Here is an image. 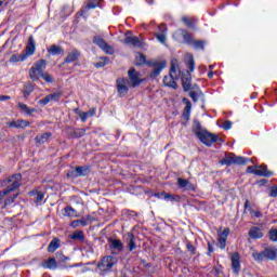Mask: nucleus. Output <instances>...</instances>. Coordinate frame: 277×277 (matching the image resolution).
Here are the masks:
<instances>
[{"instance_id": "nucleus-25", "label": "nucleus", "mask_w": 277, "mask_h": 277, "mask_svg": "<svg viewBox=\"0 0 277 277\" xmlns=\"http://www.w3.org/2000/svg\"><path fill=\"white\" fill-rule=\"evenodd\" d=\"M9 127H11L12 129H25L26 127H29V121H25V120L12 121L9 123Z\"/></svg>"}, {"instance_id": "nucleus-61", "label": "nucleus", "mask_w": 277, "mask_h": 277, "mask_svg": "<svg viewBox=\"0 0 277 277\" xmlns=\"http://www.w3.org/2000/svg\"><path fill=\"white\" fill-rule=\"evenodd\" d=\"M232 127H233V122H230V121H224L223 122V129L225 131H228V129H230Z\"/></svg>"}, {"instance_id": "nucleus-54", "label": "nucleus", "mask_w": 277, "mask_h": 277, "mask_svg": "<svg viewBox=\"0 0 277 277\" xmlns=\"http://www.w3.org/2000/svg\"><path fill=\"white\" fill-rule=\"evenodd\" d=\"M67 176H68L69 179H77V177H79V174H78V172H77V168H76V169H72V170H70V171H68V172H67Z\"/></svg>"}, {"instance_id": "nucleus-41", "label": "nucleus", "mask_w": 277, "mask_h": 277, "mask_svg": "<svg viewBox=\"0 0 277 277\" xmlns=\"http://www.w3.org/2000/svg\"><path fill=\"white\" fill-rule=\"evenodd\" d=\"M193 131L195 132V135H197V137H198V133H203L205 130H202V126L200 124V121L194 120Z\"/></svg>"}, {"instance_id": "nucleus-40", "label": "nucleus", "mask_w": 277, "mask_h": 277, "mask_svg": "<svg viewBox=\"0 0 277 277\" xmlns=\"http://www.w3.org/2000/svg\"><path fill=\"white\" fill-rule=\"evenodd\" d=\"M264 258L269 259V261H274V259H276V252L273 249H265Z\"/></svg>"}, {"instance_id": "nucleus-35", "label": "nucleus", "mask_w": 277, "mask_h": 277, "mask_svg": "<svg viewBox=\"0 0 277 277\" xmlns=\"http://www.w3.org/2000/svg\"><path fill=\"white\" fill-rule=\"evenodd\" d=\"M182 23H184V25H186V27H190L192 29H194V27H196V18H189L187 16H183Z\"/></svg>"}, {"instance_id": "nucleus-5", "label": "nucleus", "mask_w": 277, "mask_h": 277, "mask_svg": "<svg viewBox=\"0 0 277 277\" xmlns=\"http://www.w3.org/2000/svg\"><path fill=\"white\" fill-rule=\"evenodd\" d=\"M197 137L206 146H213V144H215V142H222V138H220V136H217L216 134L210 133L207 130H205L203 132H198Z\"/></svg>"}, {"instance_id": "nucleus-14", "label": "nucleus", "mask_w": 277, "mask_h": 277, "mask_svg": "<svg viewBox=\"0 0 277 277\" xmlns=\"http://www.w3.org/2000/svg\"><path fill=\"white\" fill-rule=\"evenodd\" d=\"M81 57V51L74 49L71 52L68 53L65 61L62 63L61 66H64V64H72V62H77Z\"/></svg>"}, {"instance_id": "nucleus-34", "label": "nucleus", "mask_w": 277, "mask_h": 277, "mask_svg": "<svg viewBox=\"0 0 277 277\" xmlns=\"http://www.w3.org/2000/svg\"><path fill=\"white\" fill-rule=\"evenodd\" d=\"M107 64H109V57L104 56V57H100V60L95 62L93 66L95 68H103L104 66H107Z\"/></svg>"}, {"instance_id": "nucleus-55", "label": "nucleus", "mask_w": 277, "mask_h": 277, "mask_svg": "<svg viewBox=\"0 0 277 277\" xmlns=\"http://www.w3.org/2000/svg\"><path fill=\"white\" fill-rule=\"evenodd\" d=\"M16 198H18V194L13 195L12 197H9L8 199H5L4 207H8V205H12V202H14V200H16Z\"/></svg>"}, {"instance_id": "nucleus-45", "label": "nucleus", "mask_w": 277, "mask_h": 277, "mask_svg": "<svg viewBox=\"0 0 277 277\" xmlns=\"http://www.w3.org/2000/svg\"><path fill=\"white\" fill-rule=\"evenodd\" d=\"M41 79H44V81L47 83H53L54 79H53V76H51V74L47 72V71H43L41 75H40Z\"/></svg>"}, {"instance_id": "nucleus-30", "label": "nucleus", "mask_w": 277, "mask_h": 277, "mask_svg": "<svg viewBox=\"0 0 277 277\" xmlns=\"http://www.w3.org/2000/svg\"><path fill=\"white\" fill-rule=\"evenodd\" d=\"M69 237L74 241H83L85 239V234H83V230H77L74 232Z\"/></svg>"}, {"instance_id": "nucleus-57", "label": "nucleus", "mask_w": 277, "mask_h": 277, "mask_svg": "<svg viewBox=\"0 0 277 277\" xmlns=\"http://www.w3.org/2000/svg\"><path fill=\"white\" fill-rule=\"evenodd\" d=\"M217 246L221 248V250H224L226 248V240L222 238H217Z\"/></svg>"}, {"instance_id": "nucleus-15", "label": "nucleus", "mask_w": 277, "mask_h": 277, "mask_svg": "<svg viewBox=\"0 0 277 277\" xmlns=\"http://www.w3.org/2000/svg\"><path fill=\"white\" fill-rule=\"evenodd\" d=\"M160 32H156L155 36L157 38V40L160 41L161 44H166V40H168L167 35H168V26H166V24H161L158 27Z\"/></svg>"}, {"instance_id": "nucleus-21", "label": "nucleus", "mask_w": 277, "mask_h": 277, "mask_svg": "<svg viewBox=\"0 0 277 277\" xmlns=\"http://www.w3.org/2000/svg\"><path fill=\"white\" fill-rule=\"evenodd\" d=\"M177 185L181 189H188L189 192H194V189H196L189 180H185L183 177L177 179Z\"/></svg>"}, {"instance_id": "nucleus-48", "label": "nucleus", "mask_w": 277, "mask_h": 277, "mask_svg": "<svg viewBox=\"0 0 277 277\" xmlns=\"http://www.w3.org/2000/svg\"><path fill=\"white\" fill-rule=\"evenodd\" d=\"M180 198L181 197H179V196L175 197L172 194H168V193L164 194V200H169L170 202H174V201L179 200Z\"/></svg>"}, {"instance_id": "nucleus-44", "label": "nucleus", "mask_w": 277, "mask_h": 277, "mask_svg": "<svg viewBox=\"0 0 277 277\" xmlns=\"http://www.w3.org/2000/svg\"><path fill=\"white\" fill-rule=\"evenodd\" d=\"M64 211H65L64 215H66L67 217H75L77 213V211H75L70 206L65 207Z\"/></svg>"}, {"instance_id": "nucleus-46", "label": "nucleus", "mask_w": 277, "mask_h": 277, "mask_svg": "<svg viewBox=\"0 0 277 277\" xmlns=\"http://www.w3.org/2000/svg\"><path fill=\"white\" fill-rule=\"evenodd\" d=\"M146 64V55L140 53L138 56H136V66H144Z\"/></svg>"}, {"instance_id": "nucleus-64", "label": "nucleus", "mask_w": 277, "mask_h": 277, "mask_svg": "<svg viewBox=\"0 0 277 277\" xmlns=\"http://www.w3.org/2000/svg\"><path fill=\"white\" fill-rule=\"evenodd\" d=\"M154 196H155V198H166V192L156 193Z\"/></svg>"}, {"instance_id": "nucleus-52", "label": "nucleus", "mask_w": 277, "mask_h": 277, "mask_svg": "<svg viewBox=\"0 0 277 277\" xmlns=\"http://www.w3.org/2000/svg\"><path fill=\"white\" fill-rule=\"evenodd\" d=\"M253 259L255 261H263V259H265V251H262L260 253H253Z\"/></svg>"}, {"instance_id": "nucleus-20", "label": "nucleus", "mask_w": 277, "mask_h": 277, "mask_svg": "<svg viewBox=\"0 0 277 277\" xmlns=\"http://www.w3.org/2000/svg\"><path fill=\"white\" fill-rule=\"evenodd\" d=\"M182 85L184 92H189V90H192V74H189V71H186L182 77Z\"/></svg>"}, {"instance_id": "nucleus-23", "label": "nucleus", "mask_w": 277, "mask_h": 277, "mask_svg": "<svg viewBox=\"0 0 277 277\" xmlns=\"http://www.w3.org/2000/svg\"><path fill=\"white\" fill-rule=\"evenodd\" d=\"M76 114H79L80 120L82 122H85V120H88V118H92V116H94L96 114V108H92L85 113H81L79 109H76Z\"/></svg>"}, {"instance_id": "nucleus-18", "label": "nucleus", "mask_w": 277, "mask_h": 277, "mask_svg": "<svg viewBox=\"0 0 277 277\" xmlns=\"http://www.w3.org/2000/svg\"><path fill=\"white\" fill-rule=\"evenodd\" d=\"M255 175L269 179V176H274V172L267 170V166H256Z\"/></svg>"}, {"instance_id": "nucleus-60", "label": "nucleus", "mask_w": 277, "mask_h": 277, "mask_svg": "<svg viewBox=\"0 0 277 277\" xmlns=\"http://www.w3.org/2000/svg\"><path fill=\"white\" fill-rule=\"evenodd\" d=\"M272 198H277V186H273L269 192Z\"/></svg>"}, {"instance_id": "nucleus-13", "label": "nucleus", "mask_w": 277, "mask_h": 277, "mask_svg": "<svg viewBox=\"0 0 277 277\" xmlns=\"http://www.w3.org/2000/svg\"><path fill=\"white\" fill-rule=\"evenodd\" d=\"M35 53H36V40L34 39V36L30 35V36L28 37V42H27V44H26L24 54H25L27 57H30V55H34Z\"/></svg>"}, {"instance_id": "nucleus-1", "label": "nucleus", "mask_w": 277, "mask_h": 277, "mask_svg": "<svg viewBox=\"0 0 277 277\" xmlns=\"http://www.w3.org/2000/svg\"><path fill=\"white\" fill-rule=\"evenodd\" d=\"M176 68H179V61L176 58L171 60V70L169 76H164L163 84L167 88H173L176 90L179 84H176V79H179V74H176Z\"/></svg>"}, {"instance_id": "nucleus-38", "label": "nucleus", "mask_w": 277, "mask_h": 277, "mask_svg": "<svg viewBox=\"0 0 277 277\" xmlns=\"http://www.w3.org/2000/svg\"><path fill=\"white\" fill-rule=\"evenodd\" d=\"M205 44H207V41H205V40H194L193 41V47L197 51H205Z\"/></svg>"}, {"instance_id": "nucleus-53", "label": "nucleus", "mask_w": 277, "mask_h": 277, "mask_svg": "<svg viewBox=\"0 0 277 277\" xmlns=\"http://www.w3.org/2000/svg\"><path fill=\"white\" fill-rule=\"evenodd\" d=\"M56 258L58 259V261H61L62 263H66V261H69V258L64 255V253L62 252H57L56 253Z\"/></svg>"}, {"instance_id": "nucleus-56", "label": "nucleus", "mask_w": 277, "mask_h": 277, "mask_svg": "<svg viewBox=\"0 0 277 277\" xmlns=\"http://www.w3.org/2000/svg\"><path fill=\"white\" fill-rule=\"evenodd\" d=\"M49 103H51V97L49 95H47L45 97L39 101V105H43V106L49 105Z\"/></svg>"}, {"instance_id": "nucleus-39", "label": "nucleus", "mask_w": 277, "mask_h": 277, "mask_svg": "<svg viewBox=\"0 0 277 277\" xmlns=\"http://www.w3.org/2000/svg\"><path fill=\"white\" fill-rule=\"evenodd\" d=\"M189 96L194 103H198V98L202 96V91L197 90V91H190Z\"/></svg>"}, {"instance_id": "nucleus-2", "label": "nucleus", "mask_w": 277, "mask_h": 277, "mask_svg": "<svg viewBox=\"0 0 277 277\" xmlns=\"http://www.w3.org/2000/svg\"><path fill=\"white\" fill-rule=\"evenodd\" d=\"M21 181H23V176L21 173L13 174L11 177H8L4 183H11L4 190L0 192V200L5 198L8 194H12V192H16L18 187H21Z\"/></svg>"}, {"instance_id": "nucleus-17", "label": "nucleus", "mask_w": 277, "mask_h": 277, "mask_svg": "<svg viewBox=\"0 0 277 277\" xmlns=\"http://www.w3.org/2000/svg\"><path fill=\"white\" fill-rule=\"evenodd\" d=\"M232 269H234V274L241 272L240 256L237 252L232 255Z\"/></svg>"}, {"instance_id": "nucleus-19", "label": "nucleus", "mask_w": 277, "mask_h": 277, "mask_svg": "<svg viewBox=\"0 0 277 277\" xmlns=\"http://www.w3.org/2000/svg\"><path fill=\"white\" fill-rule=\"evenodd\" d=\"M166 66H168V63L166 61H162V62H160L159 65L154 67V69L149 74L150 79H157V77H159V75L161 74V70H163V68H166Z\"/></svg>"}, {"instance_id": "nucleus-7", "label": "nucleus", "mask_w": 277, "mask_h": 277, "mask_svg": "<svg viewBox=\"0 0 277 277\" xmlns=\"http://www.w3.org/2000/svg\"><path fill=\"white\" fill-rule=\"evenodd\" d=\"M144 79H141L140 71L135 70V68H131L128 71V85L130 88H140Z\"/></svg>"}, {"instance_id": "nucleus-50", "label": "nucleus", "mask_w": 277, "mask_h": 277, "mask_svg": "<svg viewBox=\"0 0 277 277\" xmlns=\"http://www.w3.org/2000/svg\"><path fill=\"white\" fill-rule=\"evenodd\" d=\"M195 66H196V62L194 61V56L190 55L188 60V68L190 72H194Z\"/></svg>"}, {"instance_id": "nucleus-26", "label": "nucleus", "mask_w": 277, "mask_h": 277, "mask_svg": "<svg viewBox=\"0 0 277 277\" xmlns=\"http://www.w3.org/2000/svg\"><path fill=\"white\" fill-rule=\"evenodd\" d=\"M42 267L45 269H57V261L55 258H49L43 264Z\"/></svg>"}, {"instance_id": "nucleus-31", "label": "nucleus", "mask_w": 277, "mask_h": 277, "mask_svg": "<svg viewBox=\"0 0 277 277\" xmlns=\"http://www.w3.org/2000/svg\"><path fill=\"white\" fill-rule=\"evenodd\" d=\"M78 176H88L91 172L90 166L76 167Z\"/></svg>"}, {"instance_id": "nucleus-59", "label": "nucleus", "mask_w": 277, "mask_h": 277, "mask_svg": "<svg viewBox=\"0 0 277 277\" xmlns=\"http://www.w3.org/2000/svg\"><path fill=\"white\" fill-rule=\"evenodd\" d=\"M186 248H187L188 252L196 254V248L194 247V245H192V242H188L186 245Z\"/></svg>"}, {"instance_id": "nucleus-12", "label": "nucleus", "mask_w": 277, "mask_h": 277, "mask_svg": "<svg viewBox=\"0 0 277 277\" xmlns=\"http://www.w3.org/2000/svg\"><path fill=\"white\" fill-rule=\"evenodd\" d=\"M109 248L111 254H120V252L124 249V245L119 239H109Z\"/></svg>"}, {"instance_id": "nucleus-28", "label": "nucleus", "mask_w": 277, "mask_h": 277, "mask_svg": "<svg viewBox=\"0 0 277 277\" xmlns=\"http://www.w3.org/2000/svg\"><path fill=\"white\" fill-rule=\"evenodd\" d=\"M51 132H45L42 134H39L35 137V142H37V144H47V142H49V137H51Z\"/></svg>"}, {"instance_id": "nucleus-47", "label": "nucleus", "mask_w": 277, "mask_h": 277, "mask_svg": "<svg viewBox=\"0 0 277 277\" xmlns=\"http://www.w3.org/2000/svg\"><path fill=\"white\" fill-rule=\"evenodd\" d=\"M36 202H42L44 200V193L42 192H32V196H36Z\"/></svg>"}, {"instance_id": "nucleus-29", "label": "nucleus", "mask_w": 277, "mask_h": 277, "mask_svg": "<svg viewBox=\"0 0 277 277\" xmlns=\"http://www.w3.org/2000/svg\"><path fill=\"white\" fill-rule=\"evenodd\" d=\"M17 106L19 107L21 111L23 114H26V116H32V114H36V108H29L26 104L18 103Z\"/></svg>"}, {"instance_id": "nucleus-27", "label": "nucleus", "mask_w": 277, "mask_h": 277, "mask_svg": "<svg viewBox=\"0 0 277 277\" xmlns=\"http://www.w3.org/2000/svg\"><path fill=\"white\" fill-rule=\"evenodd\" d=\"M249 237L251 239H261L263 238V232L259 227H252L249 230Z\"/></svg>"}, {"instance_id": "nucleus-6", "label": "nucleus", "mask_w": 277, "mask_h": 277, "mask_svg": "<svg viewBox=\"0 0 277 277\" xmlns=\"http://www.w3.org/2000/svg\"><path fill=\"white\" fill-rule=\"evenodd\" d=\"M116 263H118V258L114 255H106L97 263V267L101 272H109Z\"/></svg>"}, {"instance_id": "nucleus-43", "label": "nucleus", "mask_w": 277, "mask_h": 277, "mask_svg": "<svg viewBox=\"0 0 277 277\" xmlns=\"http://www.w3.org/2000/svg\"><path fill=\"white\" fill-rule=\"evenodd\" d=\"M70 226L72 228H79V226H88V221L85 220H76V221H72Z\"/></svg>"}, {"instance_id": "nucleus-8", "label": "nucleus", "mask_w": 277, "mask_h": 277, "mask_svg": "<svg viewBox=\"0 0 277 277\" xmlns=\"http://www.w3.org/2000/svg\"><path fill=\"white\" fill-rule=\"evenodd\" d=\"M123 43L132 44V47H135L136 49H142V47H144V42H142L138 37L133 36V32L130 30L126 31Z\"/></svg>"}, {"instance_id": "nucleus-33", "label": "nucleus", "mask_w": 277, "mask_h": 277, "mask_svg": "<svg viewBox=\"0 0 277 277\" xmlns=\"http://www.w3.org/2000/svg\"><path fill=\"white\" fill-rule=\"evenodd\" d=\"M60 248V240L58 238H53L48 246V252H55Z\"/></svg>"}, {"instance_id": "nucleus-32", "label": "nucleus", "mask_w": 277, "mask_h": 277, "mask_svg": "<svg viewBox=\"0 0 277 277\" xmlns=\"http://www.w3.org/2000/svg\"><path fill=\"white\" fill-rule=\"evenodd\" d=\"M128 248L130 252H133L137 248V245L135 243V236L133 234H128Z\"/></svg>"}, {"instance_id": "nucleus-24", "label": "nucleus", "mask_w": 277, "mask_h": 277, "mask_svg": "<svg viewBox=\"0 0 277 277\" xmlns=\"http://www.w3.org/2000/svg\"><path fill=\"white\" fill-rule=\"evenodd\" d=\"M48 53H50V55H62L64 54V48L57 44H52L48 49Z\"/></svg>"}, {"instance_id": "nucleus-22", "label": "nucleus", "mask_w": 277, "mask_h": 277, "mask_svg": "<svg viewBox=\"0 0 277 277\" xmlns=\"http://www.w3.org/2000/svg\"><path fill=\"white\" fill-rule=\"evenodd\" d=\"M183 103H185V108L182 115V118L184 120H189V116L192 115V102L189 100H187V97L183 98Z\"/></svg>"}, {"instance_id": "nucleus-51", "label": "nucleus", "mask_w": 277, "mask_h": 277, "mask_svg": "<svg viewBox=\"0 0 277 277\" xmlns=\"http://www.w3.org/2000/svg\"><path fill=\"white\" fill-rule=\"evenodd\" d=\"M271 241H277V229H271L268 233Z\"/></svg>"}, {"instance_id": "nucleus-42", "label": "nucleus", "mask_w": 277, "mask_h": 277, "mask_svg": "<svg viewBox=\"0 0 277 277\" xmlns=\"http://www.w3.org/2000/svg\"><path fill=\"white\" fill-rule=\"evenodd\" d=\"M48 96H50V101H60L62 98V96H64V92L62 91H56L54 93L49 94Z\"/></svg>"}, {"instance_id": "nucleus-37", "label": "nucleus", "mask_w": 277, "mask_h": 277, "mask_svg": "<svg viewBox=\"0 0 277 277\" xmlns=\"http://www.w3.org/2000/svg\"><path fill=\"white\" fill-rule=\"evenodd\" d=\"M31 92H34V84L28 82L27 84L24 85V90H23L24 98H29V95L31 94Z\"/></svg>"}, {"instance_id": "nucleus-4", "label": "nucleus", "mask_w": 277, "mask_h": 277, "mask_svg": "<svg viewBox=\"0 0 277 277\" xmlns=\"http://www.w3.org/2000/svg\"><path fill=\"white\" fill-rule=\"evenodd\" d=\"M250 159L237 156L235 154H227L222 160L221 166H246Z\"/></svg>"}, {"instance_id": "nucleus-16", "label": "nucleus", "mask_w": 277, "mask_h": 277, "mask_svg": "<svg viewBox=\"0 0 277 277\" xmlns=\"http://www.w3.org/2000/svg\"><path fill=\"white\" fill-rule=\"evenodd\" d=\"M66 134L69 135L70 137H75V138H79V137H83V135H85V129H74V128H66Z\"/></svg>"}, {"instance_id": "nucleus-3", "label": "nucleus", "mask_w": 277, "mask_h": 277, "mask_svg": "<svg viewBox=\"0 0 277 277\" xmlns=\"http://www.w3.org/2000/svg\"><path fill=\"white\" fill-rule=\"evenodd\" d=\"M47 69V61L41 58L37 61L34 66L29 69V77L31 81H38L40 76L43 75L44 70Z\"/></svg>"}, {"instance_id": "nucleus-58", "label": "nucleus", "mask_w": 277, "mask_h": 277, "mask_svg": "<svg viewBox=\"0 0 277 277\" xmlns=\"http://www.w3.org/2000/svg\"><path fill=\"white\" fill-rule=\"evenodd\" d=\"M145 64H147V66H150L151 68H156L161 64V62L148 61Z\"/></svg>"}, {"instance_id": "nucleus-9", "label": "nucleus", "mask_w": 277, "mask_h": 277, "mask_svg": "<svg viewBox=\"0 0 277 277\" xmlns=\"http://www.w3.org/2000/svg\"><path fill=\"white\" fill-rule=\"evenodd\" d=\"M93 44H96V47H100L104 53H107V55H114V48L109 44H107V41L103 39L100 36L93 37Z\"/></svg>"}, {"instance_id": "nucleus-10", "label": "nucleus", "mask_w": 277, "mask_h": 277, "mask_svg": "<svg viewBox=\"0 0 277 277\" xmlns=\"http://www.w3.org/2000/svg\"><path fill=\"white\" fill-rule=\"evenodd\" d=\"M117 92L119 96H127L129 94V79L127 78H118L116 80Z\"/></svg>"}, {"instance_id": "nucleus-63", "label": "nucleus", "mask_w": 277, "mask_h": 277, "mask_svg": "<svg viewBox=\"0 0 277 277\" xmlns=\"http://www.w3.org/2000/svg\"><path fill=\"white\" fill-rule=\"evenodd\" d=\"M213 254V245L211 242H208V256H211Z\"/></svg>"}, {"instance_id": "nucleus-62", "label": "nucleus", "mask_w": 277, "mask_h": 277, "mask_svg": "<svg viewBox=\"0 0 277 277\" xmlns=\"http://www.w3.org/2000/svg\"><path fill=\"white\" fill-rule=\"evenodd\" d=\"M247 172H248V174H255V172H256V166H255V167H254V166L248 167V168H247Z\"/></svg>"}, {"instance_id": "nucleus-49", "label": "nucleus", "mask_w": 277, "mask_h": 277, "mask_svg": "<svg viewBox=\"0 0 277 277\" xmlns=\"http://www.w3.org/2000/svg\"><path fill=\"white\" fill-rule=\"evenodd\" d=\"M229 234H230V229L225 228L221 234H219V239L226 240V239H228Z\"/></svg>"}, {"instance_id": "nucleus-11", "label": "nucleus", "mask_w": 277, "mask_h": 277, "mask_svg": "<svg viewBox=\"0 0 277 277\" xmlns=\"http://www.w3.org/2000/svg\"><path fill=\"white\" fill-rule=\"evenodd\" d=\"M173 38L175 40H177V42H186L189 43L192 42V36L189 35V32L185 29H179L174 32ZM183 38V41L182 39Z\"/></svg>"}, {"instance_id": "nucleus-36", "label": "nucleus", "mask_w": 277, "mask_h": 277, "mask_svg": "<svg viewBox=\"0 0 277 277\" xmlns=\"http://www.w3.org/2000/svg\"><path fill=\"white\" fill-rule=\"evenodd\" d=\"M25 60H27V56L24 54V52L22 54H13L10 57L11 63L25 62Z\"/></svg>"}]
</instances>
